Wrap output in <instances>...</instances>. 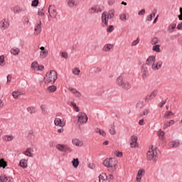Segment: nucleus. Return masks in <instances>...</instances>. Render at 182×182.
Here are the masks:
<instances>
[{"label": "nucleus", "mask_w": 182, "mask_h": 182, "mask_svg": "<svg viewBox=\"0 0 182 182\" xmlns=\"http://www.w3.org/2000/svg\"><path fill=\"white\" fill-rule=\"evenodd\" d=\"M88 117L85 112H80L78 114V125L85 124L87 122Z\"/></svg>", "instance_id": "obj_6"}, {"label": "nucleus", "mask_w": 182, "mask_h": 182, "mask_svg": "<svg viewBox=\"0 0 182 182\" xmlns=\"http://www.w3.org/2000/svg\"><path fill=\"white\" fill-rule=\"evenodd\" d=\"M136 107L137 109H141L143 107V102H139L136 103Z\"/></svg>", "instance_id": "obj_52"}, {"label": "nucleus", "mask_w": 182, "mask_h": 182, "mask_svg": "<svg viewBox=\"0 0 182 182\" xmlns=\"http://www.w3.org/2000/svg\"><path fill=\"white\" fill-rule=\"evenodd\" d=\"M56 89L58 88L55 85H50L48 87V90H49V92H55Z\"/></svg>", "instance_id": "obj_42"}, {"label": "nucleus", "mask_w": 182, "mask_h": 182, "mask_svg": "<svg viewBox=\"0 0 182 182\" xmlns=\"http://www.w3.org/2000/svg\"><path fill=\"white\" fill-rule=\"evenodd\" d=\"M178 146H180L179 140L172 141L169 142V146L173 147V149L178 147Z\"/></svg>", "instance_id": "obj_14"}, {"label": "nucleus", "mask_w": 182, "mask_h": 182, "mask_svg": "<svg viewBox=\"0 0 182 182\" xmlns=\"http://www.w3.org/2000/svg\"><path fill=\"white\" fill-rule=\"evenodd\" d=\"M140 42V38L138 37L136 40L134 41L132 43V46H136Z\"/></svg>", "instance_id": "obj_50"}, {"label": "nucleus", "mask_w": 182, "mask_h": 182, "mask_svg": "<svg viewBox=\"0 0 182 182\" xmlns=\"http://www.w3.org/2000/svg\"><path fill=\"white\" fill-rule=\"evenodd\" d=\"M31 148H28L25 151H23V154L27 156V157H33V154H31Z\"/></svg>", "instance_id": "obj_26"}, {"label": "nucleus", "mask_w": 182, "mask_h": 182, "mask_svg": "<svg viewBox=\"0 0 182 182\" xmlns=\"http://www.w3.org/2000/svg\"><path fill=\"white\" fill-rule=\"evenodd\" d=\"M157 96V94L156 93V91H153L151 92L150 95L149 97H146L145 102H149V100H152V99H154Z\"/></svg>", "instance_id": "obj_19"}, {"label": "nucleus", "mask_w": 182, "mask_h": 182, "mask_svg": "<svg viewBox=\"0 0 182 182\" xmlns=\"http://www.w3.org/2000/svg\"><path fill=\"white\" fill-rule=\"evenodd\" d=\"M164 132L161 131V129H160L158 132V136H159V138L161 139V140H163L164 139Z\"/></svg>", "instance_id": "obj_37"}, {"label": "nucleus", "mask_w": 182, "mask_h": 182, "mask_svg": "<svg viewBox=\"0 0 182 182\" xmlns=\"http://www.w3.org/2000/svg\"><path fill=\"white\" fill-rule=\"evenodd\" d=\"M73 73L74 75H79V73H80V70H79V68H74L73 70Z\"/></svg>", "instance_id": "obj_47"}, {"label": "nucleus", "mask_w": 182, "mask_h": 182, "mask_svg": "<svg viewBox=\"0 0 182 182\" xmlns=\"http://www.w3.org/2000/svg\"><path fill=\"white\" fill-rule=\"evenodd\" d=\"M48 14L50 18H56L58 16V11L55 5H50L48 7Z\"/></svg>", "instance_id": "obj_7"}, {"label": "nucleus", "mask_w": 182, "mask_h": 182, "mask_svg": "<svg viewBox=\"0 0 182 182\" xmlns=\"http://www.w3.org/2000/svg\"><path fill=\"white\" fill-rule=\"evenodd\" d=\"M46 83H50L51 82H56V80L58 79V73H56L55 70H50V73H47L46 75Z\"/></svg>", "instance_id": "obj_3"}, {"label": "nucleus", "mask_w": 182, "mask_h": 182, "mask_svg": "<svg viewBox=\"0 0 182 182\" xmlns=\"http://www.w3.org/2000/svg\"><path fill=\"white\" fill-rule=\"evenodd\" d=\"M144 173H145L144 169H139L138 171L137 176H139V177H140V176H144Z\"/></svg>", "instance_id": "obj_51"}, {"label": "nucleus", "mask_w": 182, "mask_h": 182, "mask_svg": "<svg viewBox=\"0 0 182 182\" xmlns=\"http://www.w3.org/2000/svg\"><path fill=\"white\" fill-rule=\"evenodd\" d=\"M19 166L22 167V168H26L28 167V161L26 159H21Z\"/></svg>", "instance_id": "obj_20"}, {"label": "nucleus", "mask_w": 182, "mask_h": 182, "mask_svg": "<svg viewBox=\"0 0 182 182\" xmlns=\"http://www.w3.org/2000/svg\"><path fill=\"white\" fill-rule=\"evenodd\" d=\"M156 14H157V9H154L152 11V14H151L150 15H149L147 16L146 20L149 21V22H151V21H153V18H154V16H156Z\"/></svg>", "instance_id": "obj_18"}, {"label": "nucleus", "mask_w": 182, "mask_h": 182, "mask_svg": "<svg viewBox=\"0 0 182 182\" xmlns=\"http://www.w3.org/2000/svg\"><path fill=\"white\" fill-rule=\"evenodd\" d=\"M163 65V61L159 60L156 63V65H152V69L154 70H159V69H160V68H161V65Z\"/></svg>", "instance_id": "obj_16"}, {"label": "nucleus", "mask_w": 182, "mask_h": 182, "mask_svg": "<svg viewBox=\"0 0 182 182\" xmlns=\"http://www.w3.org/2000/svg\"><path fill=\"white\" fill-rule=\"evenodd\" d=\"M146 14V10L145 9H142L141 11H140L138 14L139 15H144Z\"/></svg>", "instance_id": "obj_64"}, {"label": "nucleus", "mask_w": 182, "mask_h": 182, "mask_svg": "<svg viewBox=\"0 0 182 182\" xmlns=\"http://www.w3.org/2000/svg\"><path fill=\"white\" fill-rule=\"evenodd\" d=\"M106 180H107V175L106 173H103L99 176L100 182H106Z\"/></svg>", "instance_id": "obj_21"}, {"label": "nucleus", "mask_w": 182, "mask_h": 182, "mask_svg": "<svg viewBox=\"0 0 182 182\" xmlns=\"http://www.w3.org/2000/svg\"><path fill=\"white\" fill-rule=\"evenodd\" d=\"M150 113V111L149 109H146L144 111L143 114H141V116H147Z\"/></svg>", "instance_id": "obj_57"}, {"label": "nucleus", "mask_w": 182, "mask_h": 182, "mask_svg": "<svg viewBox=\"0 0 182 182\" xmlns=\"http://www.w3.org/2000/svg\"><path fill=\"white\" fill-rule=\"evenodd\" d=\"M67 5L69 8H74L77 5V2H76V0H67Z\"/></svg>", "instance_id": "obj_15"}, {"label": "nucleus", "mask_w": 182, "mask_h": 182, "mask_svg": "<svg viewBox=\"0 0 182 182\" xmlns=\"http://www.w3.org/2000/svg\"><path fill=\"white\" fill-rule=\"evenodd\" d=\"M80 161H79V159H73L72 161V164L74 168H77V167H79V164H80Z\"/></svg>", "instance_id": "obj_22"}, {"label": "nucleus", "mask_w": 182, "mask_h": 182, "mask_svg": "<svg viewBox=\"0 0 182 182\" xmlns=\"http://www.w3.org/2000/svg\"><path fill=\"white\" fill-rule=\"evenodd\" d=\"M55 126H59V127H65V123L62 121V119L59 118H55L54 120Z\"/></svg>", "instance_id": "obj_12"}, {"label": "nucleus", "mask_w": 182, "mask_h": 182, "mask_svg": "<svg viewBox=\"0 0 182 182\" xmlns=\"http://www.w3.org/2000/svg\"><path fill=\"white\" fill-rule=\"evenodd\" d=\"M20 52H21V50H19V48H13L11 49V53L12 55H14V56L19 55Z\"/></svg>", "instance_id": "obj_23"}, {"label": "nucleus", "mask_w": 182, "mask_h": 182, "mask_svg": "<svg viewBox=\"0 0 182 182\" xmlns=\"http://www.w3.org/2000/svg\"><path fill=\"white\" fill-rule=\"evenodd\" d=\"M12 140H14V136H8V135H6L5 136V141H11Z\"/></svg>", "instance_id": "obj_46"}, {"label": "nucleus", "mask_w": 182, "mask_h": 182, "mask_svg": "<svg viewBox=\"0 0 182 182\" xmlns=\"http://www.w3.org/2000/svg\"><path fill=\"white\" fill-rule=\"evenodd\" d=\"M56 149H58V150H59L60 151H64L65 145H63V144H57L56 145Z\"/></svg>", "instance_id": "obj_38"}, {"label": "nucleus", "mask_w": 182, "mask_h": 182, "mask_svg": "<svg viewBox=\"0 0 182 182\" xmlns=\"http://www.w3.org/2000/svg\"><path fill=\"white\" fill-rule=\"evenodd\" d=\"M176 26H177V25L176 23H173V24H171L169 26H168V31L169 32L171 33L173 32H174V29H176Z\"/></svg>", "instance_id": "obj_34"}, {"label": "nucleus", "mask_w": 182, "mask_h": 182, "mask_svg": "<svg viewBox=\"0 0 182 182\" xmlns=\"http://www.w3.org/2000/svg\"><path fill=\"white\" fill-rule=\"evenodd\" d=\"M116 156L117 157H122L123 156V153L117 151Z\"/></svg>", "instance_id": "obj_63"}, {"label": "nucleus", "mask_w": 182, "mask_h": 182, "mask_svg": "<svg viewBox=\"0 0 182 182\" xmlns=\"http://www.w3.org/2000/svg\"><path fill=\"white\" fill-rule=\"evenodd\" d=\"M8 166V163L4 159H0V168H5Z\"/></svg>", "instance_id": "obj_28"}, {"label": "nucleus", "mask_w": 182, "mask_h": 182, "mask_svg": "<svg viewBox=\"0 0 182 182\" xmlns=\"http://www.w3.org/2000/svg\"><path fill=\"white\" fill-rule=\"evenodd\" d=\"M131 140H132V141H131V143H130V146H131V147H137V136H134V135H133V136H131Z\"/></svg>", "instance_id": "obj_11"}, {"label": "nucleus", "mask_w": 182, "mask_h": 182, "mask_svg": "<svg viewBox=\"0 0 182 182\" xmlns=\"http://www.w3.org/2000/svg\"><path fill=\"white\" fill-rule=\"evenodd\" d=\"M9 26V23H8V21H6V19L1 20V21L0 22V28L2 31H5V29H7Z\"/></svg>", "instance_id": "obj_9"}, {"label": "nucleus", "mask_w": 182, "mask_h": 182, "mask_svg": "<svg viewBox=\"0 0 182 182\" xmlns=\"http://www.w3.org/2000/svg\"><path fill=\"white\" fill-rule=\"evenodd\" d=\"M152 50L154 52H161V50H160V45L154 46Z\"/></svg>", "instance_id": "obj_39"}, {"label": "nucleus", "mask_w": 182, "mask_h": 182, "mask_svg": "<svg viewBox=\"0 0 182 182\" xmlns=\"http://www.w3.org/2000/svg\"><path fill=\"white\" fill-rule=\"evenodd\" d=\"M21 95H23V93H22L21 91H14L12 92V96L14 99H18V97H19V96Z\"/></svg>", "instance_id": "obj_24"}, {"label": "nucleus", "mask_w": 182, "mask_h": 182, "mask_svg": "<svg viewBox=\"0 0 182 182\" xmlns=\"http://www.w3.org/2000/svg\"><path fill=\"white\" fill-rule=\"evenodd\" d=\"M142 77L144 80L146 79V77H147V68H142Z\"/></svg>", "instance_id": "obj_40"}, {"label": "nucleus", "mask_w": 182, "mask_h": 182, "mask_svg": "<svg viewBox=\"0 0 182 182\" xmlns=\"http://www.w3.org/2000/svg\"><path fill=\"white\" fill-rule=\"evenodd\" d=\"M101 136H106V132H105V131L103 130V129H101L100 131V133H99Z\"/></svg>", "instance_id": "obj_62"}, {"label": "nucleus", "mask_w": 182, "mask_h": 182, "mask_svg": "<svg viewBox=\"0 0 182 182\" xmlns=\"http://www.w3.org/2000/svg\"><path fill=\"white\" fill-rule=\"evenodd\" d=\"M39 5V0H33L31 4V6H38Z\"/></svg>", "instance_id": "obj_48"}, {"label": "nucleus", "mask_w": 182, "mask_h": 182, "mask_svg": "<svg viewBox=\"0 0 182 182\" xmlns=\"http://www.w3.org/2000/svg\"><path fill=\"white\" fill-rule=\"evenodd\" d=\"M14 14H18L20 12V9H19V7H14Z\"/></svg>", "instance_id": "obj_59"}, {"label": "nucleus", "mask_w": 182, "mask_h": 182, "mask_svg": "<svg viewBox=\"0 0 182 182\" xmlns=\"http://www.w3.org/2000/svg\"><path fill=\"white\" fill-rule=\"evenodd\" d=\"M61 57L63 58L64 59H68V55L66 52H61Z\"/></svg>", "instance_id": "obj_53"}, {"label": "nucleus", "mask_w": 182, "mask_h": 182, "mask_svg": "<svg viewBox=\"0 0 182 182\" xmlns=\"http://www.w3.org/2000/svg\"><path fill=\"white\" fill-rule=\"evenodd\" d=\"M27 111L28 112V113L32 114L36 112V108H35L34 107H29L27 108Z\"/></svg>", "instance_id": "obj_33"}, {"label": "nucleus", "mask_w": 182, "mask_h": 182, "mask_svg": "<svg viewBox=\"0 0 182 182\" xmlns=\"http://www.w3.org/2000/svg\"><path fill=\"white\" fill-rule=\"evenodd\" d=\"M147 159L148 160H154V161H157V149H153L151 148L149 149V151L147 152Z\"/></svg>", "instance_id": "obj_4"}, {"label": "nucleus", "mask_w": 182, "mask_h": 182, "mask_svg": "<svg viewBox=\"0 0 182 182\" xmlns=\"http://www.w3.org/2000/svg\"><path fill=\"white\" fill-rule=\"evenodd\" d=\"M119 18L123 22H126V21H127V16H126V14H122L119 15Z\"/></svg>", "instance_id": "obj_36"}, {"label": "nucleus", "mask_w": 182, "mask_h": 182, "mask_svg": "<svg viewBox=\"0 0 182 182\" xmlns=\"http://www.w3.org/2000/svg\"><path fill=\"white\" fill-rule=\"evenodd\" d=\"M43 11V9H41V10H39L38 11V14L40 16H43L45 15V13L42 12Z\"/></svg>", "instance_id": "obj_61"}, {"label": "nucleus", "mask_w": 182, "mask_h": 182, "mask_svg": "<svg viewBox=\"0 0 182 182\" xmlns=\"http://www.w3.org/2000/svg\"><path fill=\"white\" fill-rule=\"evenodd\" d=\"M23 22L24 25H28L29 23V18L28 16H24Z\"/></svg>", "instance_id": "obj_44"}, {"label": "nucleus", "mask_w": 182, "mask_h": 182, "mask_svg": "<svg viewBox=\"0 0 182 182\" xmlns=\"http://www.w3.org/2000/svg\"><path fill=\"white\" fill-rule=\"evenodd\" d=\"M113 29H114L113 28V26H109L107 28V31L110 33V32H113Z\"/></svg>", "instance_id": "obj_56"}, {"label": "nucleus", "mask_w": 182, "mask_h": 182, "mask_svg": "<svg viewBox=\"0 0 182 182\" xmlns=\"http://www.w3.org/2000/svg\"><path fill=\"white\" fill-rule=\"evenodd\" d=\"M92 72H94V73H100V72H102V68L99 67H94L92 68Z\"/></svg>", "instance_id": "obj_41"}, {"label": "nucleus", "mask_w": 182, "mask_h": 182, "mask_svg": "<svg viewBox=\"0 0 182 182\" xmlns=\"http://www.w3.org/2000/svg\"><path fill=\"white\" fill-rule=\"evenodd\" d=\"M117 85L120 86L124 90H130L132 89V84L129 81L123 80V77L122 76L117 78Z\"/></svg>", "instance_id": "obj_2"}, {"label": "nucleus", "mask_w": 182, "mask_h": 182, "mask_svg": "<svg viewBox=\"0 0 182 182\" xmlns=\"http://www.w3.org/2000/svg\"><path fill=\"white\" fill-rule=\"evenodd\" d=\"M110 134L114 135L116 134V129L114 128V123H113L112 125H111V129H109Z\"/></svg>", "instance_id": "obj_35"}, {"label": "nucleus", "mask_w": 182, "mask_h": 182, "mask_svg": "<svg viewBox=\"0 0 182 182\" xmlns=\"http://www.w3.org/2000/svg\"><path fill=\"white\" fill-rule=\"evenodd\" d=\"M89 14H99L100 12V8L99 6H95L89 9Z\"/></svg>", "instance_id": "obj_13"}, {"label": "nucleus", "mask_w": 182, "mask_h": 182, "mask_svg": "<svg viewBox=\"0 0 182 182\" xmlns=\"http://www.w3.org/2000/svg\"><path fill=\"white\" fill-rule=\"evenodd\" d=\"M70 105L75 109V112H79V107H77L76 103H75L74 102H71Z\"/></svg>", "instance_id": "obj_43"}, {"label": "nucleus", "mask_w": 182, "mask_h": 182, "mask_svg": "<svg viewBox=\"0 0 182 182\" xmlns=\"http://www.w3.org/2000/svg\"><path fill=\"white\" fill-rule=\"evenodd\" d=\"M151 43V45H156V44L159 43V38H157V37L154 38L152 39Z\"/></svg>", "instance_id": "obj_45"}, {"label": "nucleus", "mask_w": 182, "mask_h": 182, "mask_svg": "<svg viewBox=\"0 0 182 182\" xmlns=\"http://www.w3.org/2000/svg\"><path fill=\"white\" fill-rule=\"evenodd\" d=\"M39 66V64H38V61H34L31 63V68H33L34 70L38 71V68Z\"/></svg>", "instance_id": "obj_32"}, {"label": "nucleus", "mask_w": 182, "mask_h": 182, "mask_svg": "<svg viewBox=\"0 0 182 182\" xmlns=\"http://www.w3.org/2000/svg\"><path fill=\"white\" fill-rule=\"evenodd\" d=\"M0 181H1V182H11V178L6 176V175L1 176H0Z\"/></svg>", "instance_id": "obj_25"}, {"label": "nucleus", "mask_w": 182, "mask_h": 182, "mask_svg": "<svg viewBox=\"0 0 182 182\" xmlns=\"http://www.w3.org/2000/svg\"><path fill=\"white\" fill-rule=\"evenodd\" d=\"M49 53L48 51H41L40 59H45Z\"/></svg>", "instance_id": "obj_30"}, {"label": "nucleus", "mask_w": 182, "mask_h": 182, "mask_svg": "<svg viewBox=\"0 0 182 182\" xmlns=\"http://www.w3.org/2000/svg\"><path fill=\"white\" fill-rule=\"evenodd\" d=\"M103 166L109 168V171L113 173L116 170V166H117V161L114 158L106 159L103 161Z\"/></svg>", "instance_id": "obj_1"}, {"label": "nucleus", "mask_w": 182, "mask_h": 182, "mask_svg": "<svg viewBox=\"0 0 182 182\" xmlns=\"http://www.w3.org/2000/svg\"><path fill=\"white\" fill-rule=\"evenodd\" d=\"M73 144L77 147H82V146H83V141L79 140L78 139H73Z\"/></svg>", "instance_id": "obj_17"}, {"label": "nucleus", "mask_w": 182, "mask_h": 182, "mask_svg": "<svg viewBox=\"0 0 182 182\" xmlns=\"http://www.w3.org/2000/svg\"><path fill=\"white\" fill-rule=\"evenodd\" d=\"M171 124H174V120H173V119L168 122H165L163 126V129H167V127H170V126H171Z\"/></svg>", "instance_id": "obj_29"}, {"label": "nucleus", "mask_w": 182, "mask_h": 182, "mask_svg": "<svg viewBox=\"0 0 182 182\" xmlns=\"http://www.w3.org/2000/svg\"><path fill=\"white\" fill-rule=\"evenodd\" d=\"M179 11L181 14L178 16V19L179 21H182V8L181 7L179 9Z\"/></svg>", "instance_id": "obj_58"}, {"label": "nucleus", "mask_w": 182, "mask_h": 182, "mask_svg": "<svg viewBox=\"0 0 182 182\" xmlns=\"http://www.w3.org/2000/svg\"><path fill=\"white\" fill-rule=\"evenodd\" d=\"M12 80V75H7V83H9Z\"/></svg>", "instance_id": "obj_60"}, {"label": "nucleus", "mask_w": 182, "mask_h": 182, "mask_svg": "<svg viewBox=\"0 0 182 182\" xmlns=\"http://www.w3.org/2000/svg\"><path fill=\"white\" fill-rule=\"evenodd\" d=\"M5 61V56L1 55L0 56V65L1 66H4V62Z\"/></svg>", "instance_id": "obj_49"}, {"label": "nucleus", "mask_w": 182, "mask_h": 182, "mask_svg": "<svg viewBox=\"0 0 182 182\" xmlns=\"http://www.w3.org/2000/svg\"><path fill=\"white\" fill-rule=\"evenodd\" d=\"M171 116H174V113H173L171 111H167V112H166V113L164 114V118L170 119Z\"/></svg>", "instance_id": "obj_31"}, {"label": "nucleus", "mask_w": 182, "mask_h": 182, "mask_svg": "<svg viewBox=\"0 0 182 182\" xmlns=\"http://www.w3.org/2000/svg\"><path fill=\"white\" fill-rule=\"evenodd\" d=\"M112 48H113V45L112 44H106L104 48H102V50L104 52H109V50H110V49H112Z\"/></svg>", "instance_id": "obj_27"}, {"label": "nucleus", "mask_w": 182, "mask_h": 182, "mask_svg": "<svg viewBox=\"0 0 182 182\" xmlns=\"http://www.w3.org/2000/svg\"><path fill=\"white\" fill-rule=\"evenodd\" d=\"M34 31L36 32V35H39V33L42 32V21H39V22L36 23Z\"/></svg>", "instance_id": "obj_10"}, {"label": "nucleus", "mask_w": 182, "mask_h": 182, "mask_svg": "<svg viewBox=\"0 0 182 182\" xmlns=\"http://www.w3.org/2000/svg\"><path fill=\"white\" fill-rule=\"evenodd\" d=\"M108 5H109V6H112V5H114V4H116V0H108Z\"/></svg>", "instance_id": "obj_54"}, {"label": "nucleus", "mask_w": 182, "mask_h": 182, "mask_svg": "<svg viewBox=\"0 0 182 182\" xmlns=\"http://www.w3.org/2000/svg\"><path fill=\"white\" fill-rule=\"evenodd\" d=\"M68 90H70V92H72L73 93V95H75L76 92H77V90L75 88H72V87H69Z\"/></svg>", "instance_id": "obj_55"}, {"label": "nucleus", "mask_w": 182, "mask_h": 182, "mask_svg": "<svg viewBox=\"0 0 182 182\" xmlns=\"http://www.w3.org/2000/svg\"><path fill=\"white\" fill-rule=\"evenodd\" d=\"M155 62H156V57L153 55L149 56L146 60V64L142 65L143 69H144V68L145 69L146 68L147 69L146 66H151V65H154Z\"/></svg>", "instance_id": "obj_8"}, {"label": "nucleus", "mask_w": 182, "mask_h": 182, "mask_svg": "<svg viewBox=\"0 0 182 182\" xmlns=\"http://www.w3.org/2000/svg\"><path fill=\"white\" fill-rule=\"evenodd\" d=\"M114 16V11L112 10H110L108 14V16H107L106 13H102V21L105 23V25H107V21L109 18V19H112Z\"/></svg>", "instance_id": "obj_5"}]
</instances>
